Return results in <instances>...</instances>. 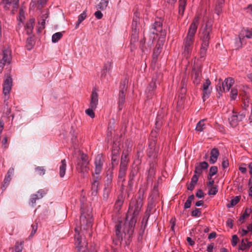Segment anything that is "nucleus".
Wrapping results in <instances>:
<instances>
[{"instance_id":"obj_10","label":"nucleus","mask_w":252,"mask_h":252,"mask_svg":"<svg viewBox=\"0 0 252 252\" xmlns=\"http://www.w3.org/2000/svg\"><path fill=\"white\" fill-rule=\"evenodd\" d=\"M156 140L153 139L150 141L149 144V148L147 150V155L149 158V160L157 161L158 151L155 148Z\"/></svg>"},{"instance_id":"obj_9","label":"nucleus","mask_w":252,"mask_h":252,"mask_svg":"<svg viewBox=\"0 0 252 252\" xmlns=\"http://www.w3.org/2000/svg\"><path fill=\"white\" fill-rule=\"evenodd\" d=\"M245 114L243 113H237L234 110L232 111V115L228 118L230 125L234 127L236 126L239 122L242 121L245 118Z\"/></svg>"},{"instance_id":"obj_40","label":"nucleus","mask_w":252,"mask_h":252,"mask_svg":"<svg viewBox=\"0 0 252 252\" xmlns=\"http://www.w3.org/2000/svg\"><path fill=\"white\" fill-rule=\"evenodd\" d=\"M218 172V167L216 166H213L210 167L209 169V174L207 178L208 180H211L213 176L215 175Z\"/></svg>"},{"instance_id":"obj_44","label":"nucleus","mask_w":252,"mask_h":252,"mask_svg":"<svg viewBox=\"0 0 252 252\" xmlns=\"http://www.w3.org/2000/svg\"><path fill=\"white\" fill-rule=\"evenodd\" d=\"M240 197L236 196L234 198L231 199L230 203L227 205V207L230 208L236 205L240 201Z\"/></svg>"},{"instance_id":"obj_14","label":"nucleus","mask_w":252,"mask_h":252,"mask_svg":"<svg viewBox=\"0 0 252 252\" xmlns=\"http://www.w3.org/2000/svg\"><path fill=\"white\" fill-rule=\"evenodd\" d=\"M46 194V191L43 189H39L35 194L31 195L30 201V204L33 206L36 200L42 198Z\"/></svg>"},{"instance_id":"obj_57","label":"nucleus","mask_w":252,"mask_h":252,"mask_svg":"<svg viewBox=\"0 0 252 252\" xmlns=\"http://www.w3.org/2000/svg\"><path fill=\"white\" fill-rule=\"evenodd\" d=\"M32 37H29L27 39V47L28 50H31L32 47Z\"/></svg>"},{"instance_id":"obj_11","label":"nucleus","mask_w":252,"mask_h":252,"mask_svg":"<svg viewBox=\"0 0 252 252\" xmlns=\"http://www.w3.org/2000/svg\"><path fill=\"white\" fill-rule=\"evenodd\" d=\"M199 23V17L195 16L189 26L187 36L194 38V35L196 32Z\"/></svg>"},{"instance_id":"obj_24","label":"nucleus","mask_w":252,"mask_h":252,"mask_svg":"<svg viewBox=\"0 0 252 252\" xmlns=\"http://www.w3.org/2000/svg\"><path fill=\"white\" fill-rule=\"evenodd\" d=\"M224 0H217L215 7V13L219 15L222 11L224 5Z\"/></svg>"},{"instance_id":"obj_2","label":"nucleus","mask_w":252,"mask_h":252,"mask_svg":"<svg viewBox=\"0 0 252 252\" xmlns=\"http://www.w3.org/2000/svg\"><path fill=\"white\" fill-rule=\"evenodd\" d=\"M81 215L80 216V229L87 230L92 226L93 215L92 209L89 208L85 210L81 207Z\"/></svg>"},{"instance_id":"obj_30","label":"nucleus","mask_w":252,"mask_h":252,"mask_svg":"<svg viewBox=\"0 0 252 252\" xmlns=\"http://www.w3.org/2000/svg\"><path fill=\"white\" fill-rule=\"evenodd\" d=\"M34 23V20L33 19H31L29 20V21L26 24L25 26V29L27 32V33L28 35H30L32 32L33 30V24Z\"/></svg>"},{"instance_id":"obj_43","label":"nucleus","mask_w":252,"mask_h":252,"mask_svg":"<svg viewBox=\"0 0 252 252\" xmlns=\"http://www.w3.org/2000/svg\"><path fill=\"white\" fill-rule=\"evenodd\" d=\"M11 179L12 177L8 176L6 175H5V177L3 181V184L1 187L2 190H4L6 189V188L8 186L10 182L11 181Z\"/></svg>"},{"instance_id":"obj_51","label":"nucleus","mask_w":252,"mask_h":252,"mask_svg":"<svg viewBox=\"0 0 252 252\" xmlns=\"http://www.w3.org/2000/svg\"><path fill=\"white\" fill-rule=\"evenodd\" d=\"M216 89L218 93L219 96L218 97H220V96L221 95L222 93L224 91L223 90V88H222V82H219L216 86Z\"/></svg>"},{"instance_id":"obj_53","label":"nucleus","mask_w":252,"mask_h":252,"mask_svg":"<svg viewBox=\"0 0 252 252\" xmlns=\"http://www.w3.org/2000/svg\"><path fill=\"white\" fill-rule=\"evenodd\" d=\"M218 191V187H217V186H215V187H211V188L208 191V193L210 195H215L217 194Z\"/></svg>"},{"instance_id":"obj_20","label":"nucleus","mask_w":252,"mask_h":252,"mask_svg":"<svg viewBox=\"0 0 252 252\" xmlns=\"http://www.w3.org/2000/svg\"><path fill=\"white\" fill-rule=\"evenodd\" d=\"M99 177L96 176L93 179L91 187V193L93 196H96L98 191Z\"/></svg>"},{"instance_id":"obj_39","label":"nucleus","mask_w":252,"mask_h":252,"mask_svg":"<svg viewBox=\"0 0 252 252\" xmlns=\"http://www.w3.org/2000/svg\"><path fill=\"white\" fill-rule=\"evenodd\" d=\"M252 212L251 209L246 208L244 214L240 217L239 220L241 223H243L245 218L250 216L251 213Z\"/></svg>"},{"instance_id":"obj_31","label":"nucleus","mask_w":252,"mask_h":252,"mask_svg":"<svg viewBox=\"0 0 252 252\" xmlns=\"http://www.w3.org/2000/svg\"><path fill=\"white\" fill-rule=\"evenodd\" d=\"M66 168V162L65 159L61 160V165L60 166V176L63 178L64 176Z\"/></svg>"},{"instance_id":"obj_63","label":"nucleus","mask_w":252,"mask_h":252,"mask_svg":"<svg viewBox=\"0 0 252 252\" xmlns=\"http://www.w3.org/2000/svg\"><path fill=\"white\" fill-rule=\"evenodd\" d=\"M246 98L244 99V102H243V107L244 109H246L249 106V98L247 96H246Z\"/></svg>"},{"instance_id":"obj_6","label":"nucleus","mask_w":252,"mask_h":252,"mask_svg":"<svg viewBox=\"0 0 252 252\" xmlns=\"http://www.w3.org/2000/svg\"><path fill=\"white\" fill-rule=\"evenodd\" d=\"M157 84H159V81L158 80V75H156L153 76L152 81L146 89L145 93L147 98H152L156 94Z\"/></svg>"},{"instance_id":"obj_26","label":"nucleus","mask_w":252,"mask_h":252,"mask_svg":"<svg viewBox=\"0 0 252 252\" xmlns=\"http://www.w3.org/2000/svg\"><path fill=\"white\" fill-rule=\"evenodd\" d=\"M219 154V151L217 148L212 149L210 159V162L211 164H214L217 161Z\"/></svg>"},{"instance_id":"obj_45","label":"nucleus","mask_w":252,"mask_h":252,"mask_svg":"<svg viewBox=\"0 0 252 252\" xmlns=\"http://www.w3.org/2000/svg\"><path fill=\"white\" fill-rule=\"evenodd\" d=\"M208 46L209 45H206V46H205L203 44H201V47L200 50V58H203L205 57Z\"/></svg>"},{"instance_id":"obj_18","label":"nucleus","mask_w":252,"mask_h":252,"mask_svg":"<svg viewBox=\"0 0 252 252\" xmlns=\"http://www.w3.org/2000/svg\"><path fill=\"white\" fill-rule=\"evenodd\" d=\"M19 0H2L1 3L5 10H8L10 6L13 8H17L19 5Z\"/></svg>"},{"instance_id":"obj_5","label":"nucleus","mask_w":252,"mask_h":252,"mask_svg":"<svg viewBox=\"0 0 252 252\" xmlns=\"http://www.w3.org/2000/svg\"><path fill=\"white\" fill-rule=\"evenodd\" d=\"M212 34V23L211 21H208L203 29L200 36V39L202 41L201 44L205 46L209 45V40Z\"/></svg>"},{"instance_id":"obj_33","label":"nucleus","mask_w":252,"mask_h":252,"mask_svg":"<svg viewBox=\"0 0 252 252\" xmlns=\"http://www.w3.org/2000/svg\"><path fill=\"white\" fill-rule=\"evenodd\" d=\"M150 216V215L146 214L145 213V215L142 219L141 222V231H142V233L144 232V230L147 226V224L149 220V218Z\"/></svg>"},{"instance_id":"obj_21","label":"nucleus","mask_w":252,"mask_h":252,"mask_svg":"<svg viewBox=\"0 0 252 252\" xmlns=\"http://www.w3.org/2000/svg\"><path fill=\"white\" fill-rule=\"evenodd\" d=\"M127 169V165H124L122 164V165H120V169L118 174L119 182L121 181L123 182L125 181V177L126 175Z\"/></svg>"},{"instance_id":"obj_12","label":"nucleus","mask_w":252,"mask_h":252,"mask_svg":"<svg viewBox=\"0 0 252 252\" xmlns=\"http://www.w3.org/2000/svg\"><path fill=\"white\" fill-rule=\"evenodd\" d=\"M149 168L147 171V180H152L156 174L157 161L149 160Z\"/></svg>"},{"instance_id":"obj_35","label":"nucleus","mask_w":252,"mask_h":252,"mask_svg":"<svg viewBox=\"0 0 252 252\" xmlns=\"http://www.w3.org/2000/svg\"><path fill=\"white\" fill-rule=\"evenodd\" d=\"M120 149V148L119 146L116 143H114L112 150L111 156L119 157Z\"/></svg>"},{"instance_id":"obj_3","label":"nucleus","mask_w":252,"mask_h":252,"mask_svg":"<svg viewBox=\"0 0 252 252\" xmlns=\"http://www.w3.org/2000/svg\"><path fill=\"white\" fill-rule=\"evenodd\" d=\"M88 164V156L84 153H81L80 158H78L77 160L76 169L79 172L82 174V176L83 178L86 177V173L89 171Z\"/></svg>"},{"instance_id":"obj_55","label":"nucleus","mask_w":252,"mask_h":252,"mask_svg":"<svg viewBox=\"0 0 252 252\" xmlns=\"http://www.w3.org/2000/svg\"><path fill=\"white\" fill-rule=\"evenodd\" d=\"M128 159H127V156L126 155H124L123 154L121 157V160L120 165H122V164L124 165H127Z\"/></svg>"},{"instance_id":"obj_4","label":"nucleus","mask_w":252,"mask_h":252,"mask_svg":"<svg viewBox=\"0 0 252 252\" xmlns=\"http://www.w3.org/2000/svg\"><path fill=\"white\" fill-rule=\"evenodd\" d=\"M128 79L125 78L124 79L122 80L120 83L118 103V109L119 110H121L123 109L125 102V93L126 92V86L128 84Z\"/></svg>"},{"instance_id":"obj_15","label":"nucleus","mask_w":252,"mask_h":252,"mask_svg":"<svg viewBox=\"0 0 252 252\" xmlns=\"http://www.w3.org/2000/svg\"><path fill=\"white\" fill-rule=\"evenodd\" d=\"M11 60L10 52L8 50H4L0 53V62L4 66L6 63L9 64Z\"/></svg>"},{"instance_id":"obj_60","label":"nucleus","mask_w":252,"mask_h":252,"mask_svg":"<svg viewBox=\"0 0 252 252\" xmlns=\"http://www.w3.org/2000/svg\"><path fill=\"white\" fill-rule=\"evenodd\" d=\"M158 131L156 129L153 130L151 131V141H153V139H155L156 140V137H157V136L158 135Z\"/></svg>"},{"instance_id":"obj_50","label":"nucleus","mask_w":252,"mask_h":252,"mask_svg":"<svg viewBox=\"0 0 252 252\" xmlns=\"http://www.w3.org/2000/svg\"><path fill=\"white\" fill-rule=\"evenodd\" d=\"M111 164L112 168H114V167L117 166L119 163V157L111 156Z\"/></svg>"},{"instance_id":"obj_36","label":"nucleus","mask_w":252,"mask_h":252,"mask_svg":"<svg viewBox=\"0 0 252 252\" xmlns=\"http://www.w3.org/2000/svg\"><path fill=\"white\" fill-rule=\"evenodd\" d=\"M87 17L86 11H84L80 15L78 16V19L77 23L75 25V29H77L79 27V25Z\"/></svg>"},{"instance_id":"obj_27","label":"nucleus","mask_w":252,"mask_h":252,"mask_svg":"<svg viewBox=\"0 0 252 252\" xmlns=\"http://www.w3.org/2000/svg\"><path fill=\"white\" fill-rule=\"evenodd\" d=\"M198 180V175H193L191 179L190 183L188 185L187 189L189 190L192 191L194 189L195 186Z\"/></svg>"},{"instance_id":"obj_59","label":"nucleus","mask_w":252,"mask_h":252,"mask_svg":"<svg viewBox=\"0 0 252 252\" xmlns=\"http://www.w3.org/2000/svg\"><path fill=\"white\" fill-rule=\"evenodd\" d=\"M202 170L207 169L209 166L208 163L206 161H202L198 164Z\"/></svg>"},{"instance_id":"obj_62","label":"nucleus","mask_w":252,"mask_h":252,"mask_svg":"<svg viewBox=\"0 0 252 252\" xmlns=\"http://www.w3.org/2000/svg\"><path fill=\"white\" fill-rule=\"evenodd\" d=\"M32 231L31 233L30 237H32L34 235V234L36 233L37 229V223H36L35 224L32 225Z\"/></svg>"},{"instance_id":"obj_56","label":"nucleus","mask_w":252,"mask_h":252,"mask_svg":"<svg viewBox=\"0 0 252 252\" xmlns=\"http://www.w3.org/2000/svg\"><path fill=\"white\" fill-rule=\"evenodd\" d=\"M229 166V161L227 158L224 157L222 159V166L223 169L227 168Z\"/></svg>"},{"instance_id":"obj_19","label":"nucleus","mask_w":252,"mask_h":252,"mask_svg":"<svg viewBox=\"0 0 252 252\" xmlns=\"http://www.w3.org/2000/svg\"><path fill=\"white\" fill-rule=\"evenodd\" d=\"M98 95L95 91H92L91 96V101L90 103V107L93 109H96L98 104Z\"/></svg>"},{"instance_id":"obj_58","label":"nucleus","mask_w":252,"mask_h":252,"mask_svg":"<svg viewBox=\"0 0 252 252\" xmlns=\"http://www.w3.org/2000/svg\"><path fill=\"white\" fill-rule=\"evenodd\" d=\"M238 91L237 89H232L231 91V98L233 100H235L237 96Z\"/></svg>"},{"instance_id":"obj_41","label":"nucleus","mask_w":252,"mask_h":252,"mask_svg":"<svg viewBox=\"0 0 252 252\" xmlns=\"http://www.w3.org/2000/svg\"><path fill=\"white\" fill-rule=\"evenodd\" d=\"M155 207V202L153 199H152L149 202L147 209L145 213L151 215V214Z\"/></svg>"},{"instance_id":"obj_13","label":"nucleus","mask_w":252,"mask_h":252,"mask_svg":"<svg viewBox=\"0 0 252 252\" xmlns=\"http://www.w3.org/2000/svg\"><path fill=\"white\" fill-rule=\"evenodd\" d=\"M103 161L104 160L102 158V156L100 154L97 155L94 160L95 174L98 175L101 172Z\"/></svg>"},{"instance_id":"obj_49","label":"nucleus","mask_w":252,"mask_h":252,"mask_svg":"<svg viewBox=\"0 0 252 252\" xmlns=\"http://www.w3.org/2000/svg\"><path fill=\"white\" fill-rule=\"evenodd\" d=\"M95 109H93L92 107H89L88 109H86L85 110L86 114L90 116L91 118H94L95 117V114L94 112V111Z\"/></svg>"},{"instance_id":"obj_54","label":"nucleus","mask_w":252,"mask_h":252,"mask_svg":"<svg viewBox=\"0 0 252 252\" xmlns=\"http://www.w3.org/2000/svg\"><path fill=\"white\" fill-rule=\"evenodd\" d=\"M203 170L200 168V167L198 165H196L195 166V170L194 171V174L196 175H198V177L200 175H201L202 173Z\"/></svg>"},{"instance_id":"obj_52","label":"nucleus","mask_w":252,"mask_h":252,"mask_svg":"<svg viewBox=\"0 0 252 252\" xmlns=\"http://www.w3.org/2000/svg\"><path fill=\"white\" fill-rule=\"evenodd\" d=\"M201 215V212L200 209L195 208V209L191 212V216L193 217H199Z\"/></svg>"},{"instance_id":"obj_46","label":"nucleus","mask_w":252,"mask_h":252,"mask_svg":"<svg viewBox=\"0 0 252 252\" xmlns=\"http://www.w3.org/2000/svg\"><path fill=\"white\" fill-rule=\"evenodd\" d=\"M139 14L138 12H136L134 13L132 21L133 29L136 27L137 24L139 22Z\"/></svg>"},{"instance_id":"obj_34","label":"nucleus","mask_w":252,"mask_h":252,"mask_svg":"<svg viewBox=\"0 0 252 252\" xmlns=\"http://www.w3.org/2000/svg\"><path fill=\"white\" fill-rule=\"evenodd\" d=\"M187 4V0H179V13L183 15Z\"/></svg>"},{"instance_id":"obj_16","label":"nucleus","mask_w":252,"mask_h":252,"mask_svg":"<svg viewBox=\"0 0 252 252\" xmlns=\"http://www.w3.org/2000/svg\"><path fill=\"white\" fill-rule=\"evenodd\" d=\"M12 79L10 76H7L4 80L3 85V93L5 95L8 94L11 90Z\"/></svg>"},{"instance_id":"obj_42","label":"nucleus","mask_w":252,"mask_h":252,"mask_svg":"<svg viewBox=\"0 0 252 252\" xmlns=\"http://www.w3.org/2000/svg\"><path fill=\"white\" fill-rule=\"evenodd\" d=\"M63 33L61 32H58L54 33L52 37V41L53 43H57L63 37Z\"/></svg>"},{"instance_id":"obj_28","label":"nucleus","mask_w":252,"mask_h":252,"mask_svg":"<svg viewBox=\"0 0 252 252\" xmlns=\"http://www.w3.org/2000/svg\"><path fill=\"white\" fill-rule=\"evenodd\" d=\"M192 78L193 82L196 85H198L201 80V73L199 71H194L192 74Z\"/></svg>"},{"instance_id":"obj_17","label":"nucleus","mask_w":252,"mask_h":252,"mask_svg":"<svg viewBox=\"0 0 252 252\" xmlns=\"http://www.w3.org/2000/svg\"><path fill=\"white\" fill-rule=\"evenodd\" d=\"M211 85V81L209 79H207L203 84V95L202 96L203 101H205L206 99L209 97L211 92V89H209Z\"/></svg>"},{"instance_id":"obj_47","label":"nucleus","mask_w":252,"mask_h":252,"mask_svg":"<svg viewBox=\"0 0 252 252\" xmlns=\"http://www.w3.org/2000/svg\"><path fill=\"white\" fill-rule=\"evenodd\" d=\"M35 172H37V174L40 176H42L45 174L46 170L43 166H37L35 168Z\"/></svg>"},{"instance_id":"obj_38","label":"nucleus","mask_w":252,"mask_h":252,"mask_svg":"<svg viewBox=\"0 0 252 252\" xmlns=\"http://www.w3.org/2000/svg\"><path fill=\"white\" fill-rule=\"evenodd\" d=\"M205 120L203 119L201 120L196 125L195 130L197 131L201 132L203 131V130L205 128V125L204 124V122Z\"/></svg>"},{"instance_id":"obj_32","label":"nucleus","mask_w":252,"mask_h":252,"mask_svg":"<svg viewBox=\"0 0 252 252\" xmlns=\"http://www.w3.org/2000/svg\"><path fill=\"white\" fill-rule=\"evenodd\" d=\"M161 52V47L160 45H156L155 49L154 50L153 54V62H156L158 58V56Z\"/></svg>"},{"instance_id":"obj_48","label":"nucleus","mask_w":252,"mask_h":252,"mask_svg":"<svg viewBox=\"0 0 252 252\" xmlns=\"http://www.w3.org/2000/svg\"><path fill=\"white\" fill-rule=\"evenodd\" d=\"M138 40V35L136 31V28H134L132 30V33L131 35V42H135Z\"/></svg>"},{"instance_id":"obj_8","label":"nucleus","mask_w":252,"mask_h":252,"mask_svg":"<svg viewBox=\"0 0 252 252\" xmlns=\"http://www.w3.org/2000/svg\"><path fill=\"white\" fill-rule=\"evenodd\" d=\"M194 39V38L188 36H187L184 39L183 54L186 58L189 57L192 51Z\"/></svg>"},{"instance_id":"obj_61","label":"nucleus","mask_w":252,"mask_h":252,"mask_svg":"<svg viewBox=\"0 0 252 252\" xmlns=\"http://www.w3.org/2000/svg\"><path fill=\"white\" fill-rule=\"evenodd\" d=\"M238 238L236 235H234L232 236V241H231V244L232 246L234 247L237 245V244L238 243Z\"/></svg>"},{"instance_id":"obj_29","label":"nucleus","mask_w":252,"mask_h":252,"mask_svg":"<svg viewBox=\"0 0 252 252\" xmlns=\"http://www.w3.org/2000/svg\"><path fill=\"white\" fill-rule=\"evenodd\" d=\"M252 245V242H248L247 239H243L241 241V243L239 246V249L241 251H245L248 249H249Z\"/></svg>"},{"instance_id":"obj_1","label":"nucleus","mask_w":252,"mask_h":252,"mask_svg":"<svg viewBox=\"0 0 252 252\" xmlns=\"http://www.w3.org/2000/svg\"><path fill=\"white\" fill-rule=\"evenodd\" d=\"M143 206V199L141 195L137 198L131 200L126 221L122 225V222H119L115 225V234L117 240L122 243L125 241L126 245H129L130 239L133 234L134 226L137 221V217Z\"/></svg>"},{"instance_id":"obj_23","label":"nucleus","mask_w":252,"mask_h":252,"mask_svg":"<svg viewBox=\"0 0 252 252\" xmlns=\"http://www.w3.org/2000/svg\"><path fill=\"white\" fill-rule=\"evenodd\" d=\"M137 174V170L132 169L131 170L129 175V180L128 182V187L130 190H132L134 184V179Z\"/></svg>"},{"instance_id":"obj_25","label":"nucleus","mask_w":252,"mask_h":252,"mask_svg":"<svg viewBox=\"0 0 252 252\" xmlns=\"http://www.w3.org/2000/svg\"><path fill=\"white\" fill-rule=\"evenodd\" d=\"M112 68V63L108 61L104 63L103 68L101 70V77H105L107 73H109Z\"/></svg>"},{"instance_id":"obj_22","label":"nucleus","mask_w":252,"mask_h":252,"mask_svg":"<svg viewBox=\"0 0 252 252\" xmlns=\"http://www.w3.org/2000/svg\"><path fill=\"white\" fill-rule=\"evenodd\" d=\"M234 83V80L232 78L225 79L224 82H222V88L224 91H229L230 88Z\"/></svg>"},{"instance_id":"obj_7","label":"nucleus","mask_w":252,"mask_h":252,"mask_svg":"<svg viewBox=\"0 0 252 252\" xmlns=\"http://www.w3.org/2000/svg\"><path fill=\"white\" fill-rule=\"evenodd\" d=\"M151 32L153 34H158V32L160 33V35L165 37L166 33L165 31H162V20L160 18H158L152 24L151 29Z\"/></svg>"},{"instance_id":"obj_64","label":"nucleus","mask_w":252,"mask_h":252,"mask_svg":"<svg viewBox=\"0 0 252 252\" xmlns=\"http://www.w3.org/2000/svg\"><path fill=\"white\" fill-rule=\"evenodd\" d=\"M94 15L95 18L97 19H101L103 17V14H102V12L99 10L96 11L94 13Z\"/></svg>"},{"instance_id":"obj_37","label":"nucleus","mask_w":252,"mask_h":252,"mask_svg":"<svg viewBox=\"0 0 252 252\" xmlns=\"http://www.w3.org/2000/svg\"><path fill=\"white\" fill-rule=\"evenodd\" d=\"M162 116L158 114L155 123V129L159 131L162 125Z\"/></svg>"}]
</instances>
